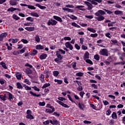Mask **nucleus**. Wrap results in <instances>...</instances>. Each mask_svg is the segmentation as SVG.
I'll return each mask as SVG.
<instances>
[{"instance_id":"obj_7","label":"nucleus","mask_w":125,"mask_h":125,"mask_svg":"<svg viewBox=\"0 0 125 125\" xmlns=\"http://www.w3.org/2000/svg\"><path fill=\"white\" fill-rule=\"evenodd\" d=\"M7 95L8 96V99L9 100V101H12V100L15 99V97H14L12 94L10 92H8L7 93Z\"/></svg>"},{"instance_id":"obj_5","label":"nucleus","mask_w":125,"mask_h":125,"mask_svg":"<svg viewBox=\"0 0 125 125\" xmlns=\"http://www.w3.org/2000/svg\"><path fill=\"white\" fill-rule=\"evenodd\" d=\"M83 2L85 3V4H86V5H87V10H89V11H91L92 8H93V5H92V4L86 1H84Z\"/></svg>"},{"instance_id":"obj_28","label":"nucleus","mask_w":125,"mask_h":125,"mask_svg":"<svg viewBox=\"0 0 125 125\" xmlns=\"http://www.w3.org/2000/svg\"><path fill=\"white\" fill-rule=\"evenodd\" d=\"M24 83H26V84H28V85H30L31 84V82L27 79L24 80Z\"/></svg>"},{"instance_id":"obj_12","label":"nucleus","mask_w":125,"mask_h":125,"mask_svg":"<svg viewBox=\"0 0 125 125\" xmlns=\"http://www.w3.org/2000/svg\"><path fill=\"white\" fill-rule=\"evenodd\" d=\"M53 18L55 19V20H57V21H58L59 22H60L61 23H62V22H63V20H62V19H61V18H60L57 16H54Z\"/></svg>"},{"instance_id":"obj_11","label":"nucleus","mask_w":125,"mask_h":125,"mask_svg":"<svg viewBox=\"0 0 125 125\" xmlns=\"http://www.w3.org/2000/svg\"><path fill=\"white\" fill-rule=\"evenodd\" d=\"M56 55L58 59H59V60H62L63 59V56L60 54V53H59V51H56Z\"/></svg>"},{"instance_id":"obj_50","label":"nucleus","mask_w":125,"mask_h":125,"mask_svg":"<svg viewBox=\"0 0 125 125\" xmlns=\"http://www.w3.org/2000/svg\"><path fill=\"white\" fill-rule=\"evenodd\" d=\"M57 51H59V53H60V52L62 53V54H65V53H66V52L61 49H59V50Z\"/></svg>"},{"instance_id":"obj_21","label":"nucleus","mask_w":125,"mask_h":125,"mask_svg":"<svg viewBox=\"0 0 125 125\" xmlns=\"http://www.w3.org/2000/svg\"><path fill=\"white\" fill-rule=\"evenodd\" d=\"M16 85L17 86V88H19V89H22V85H21V83H17Z\"/></svg>"},{"instance_id":"obj_55","label":"nucleus","mask_w":125,"mask_h":125,"mask_svg":"<svg viewBox=\"0 0 125 125\" xmlns=\"http://www.w3.org/2000/svg\"><path fill=\"white\" fill-rule=\"evenodd\" d=\"M85 93H84V92L83 91H81L80 92V96L82 98H83V95H84Z\"/></svg>"},{"instance_id":"obj_31","label":"nucleus","mask_w":125,"mask_h":125,"mask_svg":"<svg viewBox=\"0 0 125 125\" xmlns=\"http://www.w3.org/2000/svg\"><path fill=\"white\" fill-rule=\"evenodd\" d=\"M48 86H50V83H45L42 87V88H45L46 87H48Z\"/></svg>"},{"instance_id":"obj_10","label":"nucleus","mask_w":125,"mask_h":125,"mask_svg":"<svg viewBox=\"0 0 125 125\" xmlns=\"http://www.w3.org/2000/svg\"><path fill=\"white\" fill-rule=\"evenodd\" d=\"M57 103H58V104H60V105H61L62 106V107H64V108H69V106L64 103L63 102L60 101H57Z\"/></svg>"},{"instance_id":"obj_25","label":"nucleus","mask_w":125,"mask_h":125,"mask_svg":"<svg viewBox=\"0 0 125 125\" xmlns=\"http://www.w3.org/2000/svg\"><path fill=\"white\" fill-rule=\"evenodd\" d=\"M88 58H89V53L86 52L84 56V59H88Z\"/></svg>"},{"instance_id":"obj_29","label":"nucleus","mask_w":125,"mask_h":125,"mask_svg":"<svg viewBox=\"0 0 125 125\" xmlns=\"http://www.w3.org/2000/svg\"><path fill=\"white\" fill-rule=\"evenodd\" d=\"M0 64L1 65V66H2V67H3V68H4V69H7V67H6V64H5V63L3 62H1L0 63Z\"/></svg>"},{"instance_id":"obj_17","label":"nucleus","mask_w":125,"mask_h":125,"mask_svg":"<svg viewBox=\"0 0 125 125\" xmlns=\"http://www.w3.org/2000/svg\"><path fill=\"white\" fill-rule=\"evenodd\" d=\"M9 3L11 5H17V2L13 0H10L9 1Z\"/></svg>"},{"instance_id":"obj_38","label":"nucleus","mask_w":125,"mask_h":125,"mask_svg":"<svg viewBox=\"0 0 125 125\" xmlns=\"http://www.w3.org/2000/svg\"><path fill=\"white\" fill-rule=\"evenodd\" d=\"M26 20L27 21H30V22H34V19H33V18H32L31 17H29L27 18Z\"/></svg>"},{"instance_id":"obj_51","label":"nucleus","mask_w":125,"mask_h":125,"mask_svg":"<svg viewBox=\"0 0 125 125\" xmlns=\"http://www.w3.org/2000/svg\"><path fill=\"white\" fill-rule=\"evenodd\" d=\"M38 104H39V106H44L45 105V102H40Z\"/></svg>"},{"instance_id":"obj_30","label":"nucleus","mask_w":125,"mask_h":125,"mask_svg":"<svg viewBox=\"0 0 125 125\" xmlns=\"http://www.w3.org/2000/svg\"><path fill=\"white\" fill-rule=\"evenodd\" d=\"M29 92H30V94H31V95H33V96H36V97H39L41 96L40 94L37 95V94H36L32 91H30Z\"/></svg>"},{"instance_id":"obj_15","label":"nucleus","mask_w":125,"mask_h":125,"mask_svg":"<svg viewBox=\"0 0 125 125\" xmlns=\"http://www.w3.org/2000/svg\"><path fill=\"white\" fill-rule=\"evenodd\" d=\"M87 30L91 33H96V30H95V29H94L93 28L88 27Z\"/></svg>"},{"instance_id":"obj_14","label":"nucleus","mask_w":125,"mask_h":125,"mask_svg":"<svg viewBox=\"0 0 125 125\" xmlns=\"http://www.w3.org/2000/svg\"><path fill=\"white\" fill-rule=\"evenodd\" d=\"M25 29L28 32H33L35 31V27H25Z\"/></svg>"},{"instance_id":"obj_34","label":"nucleus","mask_w":125,"mask_h":125,"mask_svg":"<svg viewBox=\"0 0 125 125\" xmlns=\"http://www.w3.org/2000/svg\"><path fill=\"white\" fill-rule=\"evenodd\" d=\"M6 36H7V34L6 33H2L1 35H0V39L6 38Z\"/></svg>"},{"instance_id":"obj_23","label":"nucleus","mask_w":125,"mask_h":125,"mask_svg":"<svg viewBox=\"0 0 125 125\" xmlns=\"http://www.w3.org/2000/svg\"><path fill=\"white\" fill-rule=\"evenodd\" d=\"M36 49H43L44 47L42 45L39 44L36 45Z\"/></svg>"},{"instance_id":"obj_33","label":"nucleus","mask_w":125,"mask_h":125,"mask_svg":"<svg viewBox=\"0 0 125 125\" xmlns=\"http://www.w3.org/2000/svg\"><path fill=\"white\" fill-rule=\"evenodd\" d=\"M13 18L15 20H19L20 19V18L18 17V16L16 15V14L13 15Z\"/></svg>"},{"instance_id":"obj_22","label":"nucleus","mask_w":125,"mask_h":125,"mask_svg":"<svg viewBox=\"0 0 125 125\" xmlns=\"http://www.w3.org/2000/svg\"><path fill=\"white\" fill-rule=\"evenodd\" d=\"M71 65L72 66L73 69H74V70H77V68H76L77 67V62H72L71 63Z\"/></svg>"},{"instance_id":"obj_56","label":"nucleus","mask_w":125,"mask_h":125,"mask_svg":"<svg viewBox=\"0 0 125 125\" xmlns=\"http://www.w3.org/2000/svg\"><path fill=\"white\" fill-rule=\"evenodd\" d=\"M64 41H71V37H64Z\"/></svg>"},{"instance_id":"obj_60","label":"nucleus","mask_w":125,"mask_h":125,"mask_svg":"<svg viewBox=\"0 0 125 125\" xmlns=\"http://www.w3.org/2000/svg\"><path fill=\"white\" fill-rule=\"evenodd\" d=\"M85 17L88 19H92V18H93V16H92V15L85 16Z\"/></svg>"},{"instance_id":"obj_47","label":"nucleus","mask_w":125,"mask_h":125,"mask_svg":"<svg viewBox=\"0 0 125 125\" xmlns=\"http://www.w3.org/2000/svg\"><path fill=\"white\" fill-rule=\"evenodd\" d=\"M54 82L55 83H57L59 84H61L62 83V81L57 80V79H55Z\"/></svg>"},{"instance_id":"obj_64","label":"nucleus","mask_w":125,"mask_h":125,"mask_svg":"<svg viewBox=\"0 0 125 125\" xmlns=\"http://www.w3.org/2000/svg\"><path fill=\"white\" fill-rule=\"evenodd\" d=\"M38 53V51L37 50H33L32 51V55H36Z\"/></svg>"},{"instance_id":"obj_6","label":"nucleus","mask_w":125,"mask_h":125,"mask_svg":"<svg viewBox=\"0 0 125 125\" xmlns=\"http://www.w3.org/2000/svg\"><path fill=\"white\" fill-rule=\"evenodd\" d=\"M55 111V108H54V107H51V108H48L45 109V112L46 113H49V114H51V113H53Z\"/></svg>"},{"instance_id":"obj_49","label":"nucleus","mask_w":125,"mask_h":125,"mask_svg":"<svg viewBox=\"0 0 125 125\" xmlns=\"http://www.w3.org/2000/svg\"><path fill=\"white\" fill-rule=\"evenodd\" d=\"M69 17H70V18H71V19H72L73 20H77V17L74 16L73 15H71Z\"/></svg>"},{"instance_id":"obj_16","label":"nucleus","mask_w":125,"mask_h":125,"mask_svg":"<svg viewBox=\"0 0 125 125\" xmlns=\"http://www.w3.org/2000/svg\"><path fill=\"white\" fill-rule=\"evenodd\" d=\"M41 83H44V75L43 74H41L39 78Z\"/></svg>"},{"instance_id":"obj_19","label":"nucleus","mask_w":125,"mask_h":125,"mask_svg":"<svg viewBox=\"0 0 125 125\" xmlns=\"http://www.w3.org/2000/svg\"><path fill=\"white\" fill-rule=\"evenodd\" d=\"M30 15L31 16H33L34 17H40V15H39V14L36 12H32L31 14H30Z\"/></svg>"},{"instance_id":"obj_3","label":"nucleus","mask_w":125,"mask_h":125,"mask_svg":"<svg viewBox=\"0 0 125 125\" xmlns=\"http://www.w3.org/2000/svg\"><path fill=\"white\" fill-rule=\"evenodd\" d=\"M26 118L29 120H34V116L32 115V111L31 110L28 109L26 111Z\"/></svg>"},{"instance_id":"obj_45","label":"nucleus","mask_w":125,"mask_h":125,"mask_svg":"<svg viewBox=\"0 0 125 125\" xmlns=\"http://www.w3.org/2000/svg\"><path fill=\"white\" fill-rule=\"evenodd\" d=\"M111 117L112 119H117V114L116 112H113L111 115Z\"/></svg>"},{"instance_id":"obj_63","label":"nucleus","mask_w":125,"mask_h":125,"mask_svg":"<svg viewBox=\"0 0 125 125\" xmlns=\"http://www.w3.org/2000/svg\"><path fill=\"white\" fill-rule=\"evenodd\" d=\"M24 26H32V22H28L24 24Z\"/></svg>"},{"instance_id":"obj_61","label":"nucleus","mask_w":125,"mask_h":125,"mask_svg":"<svg viewBox=\"0 0 125 125\" xmlns=\"http://www.w3.org/2000/svg\"><path fill=\"white\" fill-rule=\"evenodd\" d=\"M21 42L23 43H28V40H27L26 39H22Z\"/></svg>"},{"instance_id":"obj_18","label":"nucleus","mask_w":125,"mask_h":125,"mask_svg":"<svg viewBox=\"0 0 125 125\" xmlns=\"http://www.w3.org/2000/svg\"><path fill=\"white\" fill-rule=\"evenodd\" d=\"M47 55L46 54H42L40 57V58L41 60H43V59H45L47 57Z\"/></svg>"},{"instance_id":"obj_9","label":"nucleus","mask_w":125,"mask_h":125,"mask_svg":"<svg viewBox=\"0 0 125 125\" xmlns=\"http://www.w3.org/2000/svg\"><path fill=\"white\" fill-rule=\"evenodd\" d=\"M15 75L17 80H21V78H22V73L21 72H16Z\"/></svg>"},{"instance_id":"obj_35","label":"nucleus","mask_w":125,"mask_h":125,"mask_svg":"<svg viewBox=\"0 0 125 125\" xmlns=\"http://www.w3.org/2000/svg\"><path fill=\"white\" fill-rule=\"evenodd\" d=\"M76 77H83V72H78L76 74Z\"/></svg>"},{"instance_id":"obj_46","label":"nucleus","mask_w":125,"mask_h":125,"mask_svg":"<svg viewBox=\"0 0 125 125\" xmlns=\"http://www.w3.org/2000/svg\"><path fill=\"white\" fill-rule=\"evenodd\" d=\"M94 59H95L96 60H97V61L100 60V57H99V55L98 54L95 55L94 56Z\"/></svg>"},{"instance_id":"obj_13","label":"nucleus","mask_w":125,"mask_h":125,"mask_svg":"<svg viewBox=\"0 0 125 125\" xmlns=\"http://www.w3.org/2000/svg\"><path fill=\"white\" fill-rule=\"evenodd\" d=\"M83 7H84L83 5H78L76 7V8H78L79 10H81L82 11H85V9L83 8Z\"/></svg>"},{"instance_id":"obj_52","label":"nucleus","mask_w":125,"mask_h":125,"mask_svg":"<svg viewBox=\"0 0 125 125\" xmlns=\"http://www.w3.org/2000/svg\"><path fill=\"white\" fill-rule=\"evenodd\" d=\"M115 22H111L110 23H108L107 24L108 27H113L114 26L113 24H115Z\"/></svg>"},{"instance_id":"obj_26","label":"nucleus","mask_w":125,"mask_h":125,"mask_svg":"<svg viewBox=\"0 0 125 125\" xmlns=\"http://www.w3.org/2000/svg\"><path fill=\"white\" fill-rule=\"evenodd\" d=\"M72 26H73L74 27H76V28H81V26L78 24H77L76 22H72L71 24Z\"/></svg>"},{"instance_id":"obj_54","label":"nucleus","mask_w":125,"mask_h":125,"mask_svg":"<svg viewBox=\"0 0 125 125\" xmlns=\"http://www.w3.org/2000/svg\"><path fill=\"white\" fill-rule=\"evenodd\" d=\"M65 7H68L69 8H74V5L71 4H67L65 5Z\"/></svg>"},{"instance_id":"obj_20","label":"nucleus","mask_w":125,"mask_h":125,"mask_svg":"<svg viewBox=\"0 0 125 125\" xmlns=\"http://www.w3.org/2000/svg\"><path fill=\"white\" fill-rule=\"evenodd\" d=\"M9 42H12L13 43H16V42H18L19 40L18 39H10L9 40Z\"/></svg>"},{"instance_id":"obj_43","label":"nucleus","mask_w":125,"mask_h":125,"mask_svg":"<svg viewBox=\"0 0 125 125\" xmlns=\"http://www.w3.org/2000/svg\"><path fill=\"white\" fill-rule=\"evenodd\" d=\"M90 37L91 38H97V37H98V34L97 33L91 34Z\"/></svg>"},{"instance_id":"obj_58","label":"nucleus","mask_w":125,"mask_h":125,"mask_svg":"<svg viewBox=\"0 0 125 125\" xmlns=\"http://www.w3.org/2000/svg\"><path fill=\"white\" fill-rule=\"evenodd\" d=\"M58 99L59 100H60V101H64V100H66V99L63 98V97H59L58 98Z\"/></svg>"},{"instance_id":"obj_57","label":"nucleus","mask_w":125,"mask_h":125,"mask_svg":"<svg viewBox=\"0 0 125 125\" xmlns=\"http://www.w3.org/2000/svg\"><path fill=\"white\" fill-rule=\"evenodd\" d=\"M32 88H34V90L36 91H40V88H38L37 86H33L32 87Z\"/></svg>"},{"instance_id":"obj_32","label":"nucleus","mask_w":125,"mask_h":125,"mask_svg":"<svg viewBox=\"0 0 125 125\" xmlns=\"http://www.w3.org/2000/svg\"><path fill=\"white\" fill-rule=\"evenodd\" d=\"M78 106H79V107L80 108V109H81V110H83V107L84 106V105H83V104H81L79 103L78 104Z\"/></svg>"},{"instance_id":"obj_4","label":"nucleus","mask_w":125,"mask_h":125,"mask_svg":"<svg viewBox=\"0 0 125 125\" xmlns=\"http://www.w3.org/2000/svg\"><path fill=\"white\" fill-rule=\"evenodd\" d=\"M58 22L53 19L49 20L47 22L48 26H50L51 25L52 26H55L56 24H57Z\"/></svg>"},{"instance_id":"obj_39","label":"nucleus","mask_w":125,"mask_h":125,"mask_svg":"<svg viewBox=\"0 0 125 125\" xmlns=\"http://www.w3.org/2000/svg\"><path fill=\"white\" fill-rule=\"evenodd\" d=\"M27 7L28 8H29V9H33L34 10L36 9V7L33 5H27Z\"/></svg>"},{"instance_id":"obj_24","label":"nucleus","mask_w":125,"mask_h":125,"mask_svg":"<svg viewBox=\"0 0 125 125\" xmlns=\"http://www.w3.org/2000/svg\"><path fill=\"white\" fill-rule=\"evenodd\" d=\"M35 41L37 42H41V38H40V36L36 35L35 36Z\"/></svg>"},{"instance_id":"obj_44","label":"nucleus","mask_w":125,"mask_h":125,"mask_svg":"<svg viewBox=\"0 0 125 125\" xmlns=\"http://www.w3.org/2000/svg\"><path fill=\"white\" fill-rule=\"evenodd\" d=\"M67 97L68 99H69L70 101H71L72 103H75V104H76V102L74 101L73 99H72V98L71 97V96H70V95H67Z\"/></svg>"},{"instance_id":"obj_1","label":"nucleus","mask_w":125,"mask_h":125,"mask_svg":"<svg viewBox=\"0 0 125 125\" xmlns=\"http://www.w3.org/2000/svg\"><path fill=\"white\" fill-rule=\"evenodd\" d=\"M106 12L102 10H99L98 12L95 13L96 17L95 18L97 21H103L105 19V17L102 15H105Z\"/></svg>"},{"instance_id":"obj_36","label":"nucleus","mask_w":125,"mask_h":125,"mask_svg":"<svg viewBox=\"0 0 125 125\" xmlns=\"http://www.w3.org/2000/svg\"><path fill=\"white\" fill-rule=\"evenodd\" d=\"M15 8L11 7L7 9V11H11V12H13V11H15Z\"/></svg>"},{"instance_id":"obj_53","label":"nucleus","mask_w":125,"mask_h":125,"mask_svg":"<svg viewBox=\"0 0 125 125\" xmlns=\"http://www.w3.org/2000/svg\"><path fill=\"white\" fill-rule=\"evenodd\" d=\"M75 48H76V49H77L78 50H80V49H81V46H80L79 45H78V44H75Z\"/></svg>"},{"instance_id":"obj_8","label":"nucleus","mask_w":125,"mask_h":125,"mask_svg":"<svg viewBox=\"0 0 125 125\" xmlns=\"http://www.w3.org/2000/svg\"><path fill=\"white\" fill-rule=\"evenodd\" d=\"M65 46L67 48H69L70 50H73V45L71 43H70L69 42H67L65 43Z\"/></svg>"},{"instance_id":"obj_62","label":"nucleus","mask_w":125,"mask_h":125,"mask_svg":"<svg viewBox=\"0 0 125 125\" xmlns=\"http://www.w3.org/2000/svg\"><path fill=\"white\" fill-rule=\"evenodd\" d=\"M91 87H93L95 89H97V88H98L97 85L95 84H92L91 85Z\"/></svg>"},{"instance_id":"obj_27","label":"nucleus","mask_w":125,"mask_h":125,"mask_svg":"<svg viewBox=\"0 0 125 125\" xmlns=\"http://www.w3.org/2000/svg\"><path fill=\"white\" fill-rule=\"evenodd\" d=\"M122 13L123 11L120 10H116L114 12V14H116V15H119L120 14H122Z\"/></svg>"},{"instance_id":"obj_37","label":"nucleus","mask_w":125,"mask_h":125,"mask_svg":"<svg viewBox=\"0 0 125 125\" xmlns=\"http://www.w3.org/2000/svg\"><path fill=\"white\" fill-rule=\"evenodd\" d=\"M53 74L54 77H57V76L59 75V72L58 71H54L53 72Z\"/></svg>"},{"instance_id":"obj_59","label":"nucleus","mask_w":125,"mask_h":125,"mask_svg":"<svg viewBox=\"0 0 125 125\" xmlns=\"http://www.w3.org/2000/svg\"><path fill=\"white\" fill-rule=\"evenodd\" d=\"M82 48L83 50H86V49H87V46L84 45H83L82 46Z\"/></svg>"},{"instance_id":"obj_41","label":"nucleus","mask_w":125,"mask_h":125,"mask_svg":"<svg viewBox=\"0 0 125 125\" xmlns=\"http://www.w3.org/2000/svg\"><path fill=\"white\" fill-rule=\"evenodd\" d=\"M103 10H104V11H105V12H106V13H107V14H112V13H113V12H112L109 10H107L106 9H103Z\"/></svg>"},{"instance_id":"obj_2","label":"nucleus","mask_w":125,"mask_h":125,"mask_svg":"<svg viewBox=\"0 0 125 125\" xmlns=\"http://www.w3.org/2000/svg\"><path fill=\"white\" fill-rule=\"evenodd\" d=\"M99 54H100V55H102L103 56H109L108 50H107V49L106 48L100 50L99 51Z\"/></svg>"},{"instance_id":"obj_40","label":"nucleus","mask_w":125,"mask_h":125,"mask_svg":"<svg viewBox=\"0 0 125 125\" xmlns=\"http://www.w3.org/2000/svg\"><path fill=\"white\" fill-rule=\"evenodd\" d=\"M24 87L26 90H31L32 89V88L29 86H27L26 85H24Z\"/></svg>"},{"instance_id":"obj_48","label":"nucleus","mask_w":125,"mask_h":125,"mask_svg":"<svg viewBox=\"0 0 125 125\" xmlns=\"http://www.w3.org/2000/svg\"><path fill=\"white\" fill-rule=\"evenodd\" d=\"M86 63H88L89 64H90L91 65H93V62H92V61L89 59H87L85 60Z\"/></svg>"},{"instance_id":"obj_42","label":"nucleus","mask_w":125,"mask_h":125,"mask_svg":"<svg viewBox=\"0 0 125 125\" xmlns=\"http://www.w3.org/2000/svg\"><path fill=\"white\" fill-rule=\"evenodd\" d=\"M105 36L107 38H108V39H111V38L112 37V35H111V34H110V33L109 32L105 33Z\"/></svg>"}]
</instances>
